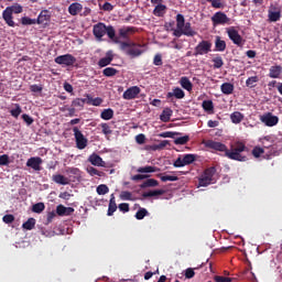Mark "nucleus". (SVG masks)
<instances>
[{"label":"nucleus","instance_id":"1","mask_svg":"<svg viewBox=\"0 0 282 282\" xmlns=\"http://www.w3.org/2000/svg\"><path fill=\"white\" fill-rule=\"evenodd\" d=\"M206 149H213L214 151H219L220 153H225V158L229 160H235L236 162H247L248 156L243 155V152L248 151V147L246 143L238 141L234 143L228 150V147L221 142L207 140L204 142Z\"/></svg>","mask_w":282,"mask_h":282},{"label":"nucleus","instance_id":"2","mask_svg":"<svg viewBox=\"0 0 282 282\" xmlns=\"http://www.w3.org/2000/svg\"><path fill=\"white\" fill-rule=\"evenodd\" d=\"M93 33L98 41H102V36L107 34L112 43H120V39L116 36V29L112 25L106 26L105 23L99 22L93 26Z\"/></svg>","mask_w":282,"mask_h":282},{"label":"nucleus","instance_id":"3","mask_svg":"<svg viewBox=\"0 0 282 282\" xmlns=\"http://www.w3.org/2000/svg\"><path fill=\"white\" fill-rule=\"evenodd\" d=\"M22 12H23V6L19 3H14L10 7H7L2 11V19L9 28H17V23L14 22L13 14H21Z\"/></svg>","mask_w":282,"mask_h":282},{"label":"nucleus","instance_id":"4","mask_svg":"<svg viewBox=\"0 0 282 282\" xmlns=\"http://www.w3.org/2000/svg\"><path fill=\"white\" fill-rule=\"evenodd\" d=\"M119 43H120V50L131 58H138V56H142V54H144V50H142V45L135 42H119Z\"/></svg>","mask_w":282,"mask_h":282},{"label":"nucleus","instance_id":"5","mask_svg":"<svg viewBox=\"0 0 282 282\" xmlns=\"http://www.w3.org/2000/svg\"><path fill=\"white\" fill-rule=\"evenodd\" d=\"M215 173H217V169L215 166L206 169L198 178V186H210V184H213V177H215Z\"/></svg>","mask_w":282,"mask_h":282},{"label":"nucleus","instance_id":"6","mask_svg":"<svg viewBox=\"0 0 282 282\" xmlns=\"http://www.w3.org/2000/svg\"><path fill=\"white\" fill-rule=\"evenodd\" d=\"M213 52V43L210 41L203 40L194 48L193 56H204Z\"/></svg>","mask_w":282,"mask_h":282},{"label":"nucleus","instance_id":"7","mask_svg":"<svg viewBox=\"0 0 282 282\" xmlns=\"http://www.w3.org/2000/svg\"><path fill=\"white\" fill-rule=\"evenodd\" d=\"M73 132L77 149H79V151H83V149H87L88 140L87 138H85V134H83V132L78 129V127H74Z\"/></svg>","mask_w":282,"mask_h":282},{"label":"nucleus","instance_id":"8","mask_svg":"<svg viewBox=\"0 0 282 282\" xmlns=\"http://www.w3.org/2000/svg\"><path fill=\"white\" fill-rule=\"evenodd\" d=\"M227 34L234 45H237L238 47H243V43H246V41L239 34V31H237V29H235V26L227 29Z\"/></svg>","mask_w":282,"mask_h":282},{"label":"nucleus","instance_id":"9","mask_svg":"<svg viewBox=\"0 0 282 282\" xmlns=\"http://www.w3.org/2000/svg\"><path fill=\"white\" fill-rule=\"evenodd\" d=\"M212 23L214 28L216 25H228L230 24V18L226 13L218 11L212 17Z\"/></svg>","mask_w":282,"mask_h":282},{"label":"nucleus","instance_id":"10","mask_svg":"<svg viewBox=\"0 0 282 282\" xmlns=\"http://www.w3.org/2000/svg\"><path fill=\"white\" fill-rule=\"evenodd\" d=\"M54 61L57 65H65L66 67H72L76 64V57L72 54L59 55Z\"/></svg>","mask_w":282,"mask_h":282},{"label":"nucleus","instance_id":"11","mask_svg":"<svg viewBox=\"0 0 282 282\" xmlns=\"http://www.w3.org/2000/svg\"><path fill=\"white\" fill-rule=\"evenodd\" d=\"M195 160H197V155L195 154H185L182 158H178L175 162H174V166L175 169H182V166H187V164H193V162H195Z\"/></svg>","mask_w":282,"mask_h":282},{"label":"nucleus","instance_id":"12","mask_svg":"<svg viewBox=\"0 0 282 282\" xmlns=\"http://www.w3.org/2000/svg\"><path fill=\"white\" fill-rule=\"evenodd\" d=\"M260 120L265 124V127H276V124H279V117L272 115V112L262 115Z\"/></svg>","mask_w":282,"mask_h":282},{"label":"nucleus","instance_id":"13","mask_svg":"<svg viewBox=\"0 0 282 282\" xmlns=\"http://www.w3.org/2000/svg\"><path fill=\"white\" fill-rule=\"evenodd\" d=\"M184 23H185V18L182 13H178L176 15V30L173 31V36H176V39H180L181 36L184 35Z\"/></svg>","mask_w":282,"mask_h":282},{"label":"nucleus","instance_id":"14","mask_svg":"<svg viewBox=\"0 0 282 282\" xmlns=\"http://www.w3.org/2000/svg\"><path fill=\"white\" fill-rule=\"evenodd\" d=\"M41 164H43L41 156H32L26 161V166L33 171H41Z\"/></svg>","mask_w":282,"mask_h":282},{"label":"nucleus","instance_id":"15","mask_svg":"<svg viewBox=\"0 0 282 282\" xmlns=\"http://www.w3.org/2000/svg\"><path fill=\"white\" fill-rule=\"evenodd\" d=\"M140 94V87L138 86H132L130 88H128L124 93H123V99L124 100H133L135 98H138V95Z\"/></svg>","mask_w":282,"mask_h":282},{"label":"nucleus","instance_id":"16","mask_svg":"<svg viewBox=\"0 0 282 282\" xmlns=\"http://www.w3.org/2000/svg\"><path fill=\"white\" fill-rule=\"evenodd\" d=\"M52 19V14L47 10H43L40 12L37 19H35L37 25H47L50 20Z\"/></svg>","mask_w":282,"mask_h":282},{"label":"nucleus","instance_id":"17","mask_svg":"<svg viewBox=\"0 0 282 282\" xmlns=\"http://www.w3.org/2000/svg\"><path fill=\"white\" fill-rule=\"evenodd\" d=\"M186 93L183 91L182 88L175 87L172 89V91L166 94L167 100H171V98H176L177 100H182V98H185Z\"/></svg>","mask_w":282,"mask_h":282},{"label":"nucleus","instance_id":"18","mask_svg":"<svg viewBox=\"0 0 282 282\" xmlns=\"http://www.w3.org/2000/svg\"><path fill=\"white\" fill-rule=\"evenodd\" d=\"M112 62H113V51H108L106 53V56L98 61V66L107 67V65H111Z\"/></svg>","mask_w":282,"mask_h":282},{"label":"nucleus","instance_id":"19","mask_svg":"<svg viewBox=\"0 0 282 282\" xmlns=\"http://www.w3.org/2000/svg\"><path fill=\"white\" fill-rule=\"evenodd\" d=\"M135 32H138V29H135L134 26H123L119 29V35L121 36V39H129V36L135 34Z\"/></svg>","mask_w":282,"mask_h":282},{"label":"nucleus","instance_id":"20","mask_svg":"<svg viewBox=\"0 0 282 282\" xmlns=\"http://www.w3.org/2000/svg\"><path fill=\"white\" fill-rule=\"evenodd\" d=\"M74 207H65L64 205H58L56 207V214L59 217H69L74 213Z\"/></svg>","mask_w":282,"mask_h":282},{"label":"nucleus","instance_id":"21","mask_svg":"<svg viewBox=\"0 0 282 282\" xmlns=\"http://www.w3.org/2000/svg\"><path fill=\"white\" fill-rule=\"evenodd\" d=\"M88 162H90V164H93V166H105V161H102V158H100V155L93 153L89 158H88Z\"/></svg>","mask_w":282,"mask_h":282},{"label":"nucleus","instance_id":"22","mask_svg":"<svg viewBox=\"0 0 282 282\" xmlns=\"http://www.w3.org/2000/svg\"><path fill=\"white\" fill-rule=\"evenodd\" d=\"M52 180L55 184H61L62 186H67V184H69V178L62 174H54Z\"/></svg>","mask_w":282,"mask_h":282},{"label":"nucleus","instance_id":"23","mask_svg":"<svg viewBox=\"0 0 282 282\" xmlns=\"http://www.w3.org/2000/svg\"><path fill=\"white\" fill-rule=\"evenodd\" d=\"M282 74L281 65L271 66L269 69V78H280Z\"/></svg>","mask_w":282,"mask_h":282},{"label":"nucleus","instance_id":"24","mask_svg":"<svg viewBox=\"0 0 282 282\" xmlns=\"http://www.w3.org/2000/svg\"><path fill=\"white\" fill-rule=\"evenodd\" d=\"M68 12L70 13L72 17H76L79 12H83V4L78 2H73L68 7Z\"/></svg>","mask_w":282,"mask_h":282},{"label":"nucleus","instance_id":"25","mask_svg":"<svg viewBox=\"0 0 282 282\" xmlns=\"http://www.w3.org/2000/svg\"><path fill=\"white\" fill-rule=\"evenodd\" d=\"M166 10H169L166 4H159L154 7L152 14H154V17H164L166 14Z\"/></svg>","mask_w":282,"mask_h":282},{"label":"nucleus","instance_id":"26","mask_svg":"<svg viewBox=\"0 0 282 282\" xmlns=\"http://www.w3.org/2000/svg\"><path fill=\"white\" fill-rule=\"evenodd\" d=\"M215 51L226 52V41L221 40V36L217 35L215 39Z\"/></svg>","mask_w":282,"mask_h":282},{"label":"nucleus","instance_id":"27","mask_svg":"<svg viewBox=\"0 0 282 282\" xmlns=\"http://www.w3.org/2000/svg\"><path fill=\"white\" fill-rule=\"evenodd\" d=\"M182 31L184 36H195V34H197V32L193 30L191 22H184Z\"/></svg>","mask_w":282,"mask_h":282},{"label":"nucleus","instance_id":"28","mask_svg":"<svg viewBox=\"0 0 282 282\" xmlns=\"http://www.w3.org/2000/svg\"><path fill=\"white\" fill-rule=\"evenodd\" d=\"M220 90L223 94H225V96H230V94L235 91V85H232L231 83H224L220 86Z\"/></svg>","mask_w":282,"mask_h":282},{"label":"nucleus","instance_id":"29","mask_svg":"<svg viewBox=\"0 0 282 282\" xmlns=\"http://www.w3.org/2000/svg\"><path fill=\"white\" fill-rule=\"evenodd\" d=\"M171 116H173V110L171 108H165V109H163V111L160 116V120L162 122H170Z\"/></svg>","mask_w":282,"mask_h":282},{"label":"nucleus","instance_id":"30","mask_svg":"<svg viewBox=\"0 0 282 282\" xmlns=\"http://www.w3.org/2000/svg\"><path fill=\"white\" fill-rule=\"evenodd\" d=\"M116 210H118V205L116 204V197L112 194L108 206V217H111Z\"/></svg>","mask_w":282,"mask_h":282},{"label":"nucleus","instance_id":"31","mask_svg":"<svg viewBox=\"0 0 282 282\" xmlns=\"http://www.w3.org/2000/svg\"><path fill=\"white\" fill-rule=\"evenodd\" d=\"M160 182H158V180L155 178H149L147 181H144L140 187L141 188H154L155 186H159Z\"/></svg>","mask_w":282,"mask_h":282},{"label":"nucleus","instance_id":"32","mask_svg":"<svg viewBox=\"0 0 282 282\" xmlns=\"http://www.w3.org/2000/svg\"><path fill=\"white\" fill-rule=\"evenodd\" d=\"M181 87L183 89H186V91H193V83H191V79L188 77H182L180 80Z\"/></svg>","mask_w":282,"mask_h":282},{"label":"nucleus","instance_id":"33","mask_svg":"<svg viewBox=\"0 0 282 282\" xmlns=\"http://www.w3.org/2000/svg\"><path fill=\"white\" fill-rule=\"evenodd\" d=\"M202 107L204 111H206L207 113L215 112V104H213V100H204Z\"/></svg>","mask_w":282,"mask_h":282},{"label":"nucleus","instance_id":"34","mask_svg":"<svg viewBox=\"0 0 282 282\" xmlns=\"http://www.w3.org/2000/svg\"><path fill=\"white\" fill-rule=\"evenodd\" d=\"M269 21L271 23H276V21H281V10L269 11Z\"/></svg>","mask_w":282,"mask_h":282},{"label":"nucleus","instance_id":"35","mask_svg":"<svg viewBox=\"0 0 282 282\" xmlns=\"http://www.w3.org/2000/svg\"><path fill=\"white\" fill-rule=\"evenodd\" d=\"M230 120L234 124H239L243 120V113L235 111L230 115Z\"/></svg>","mask_w":282,"mask_h":282},{"label":"nucleus","instance_id":"36","mask_svg":"<svg viewBox=\"0 0 282 282\" xmlns=\"http://www.w3.org/2000/svg\"><path fill=\"white\" fill-rule=\"evenodd\" d=\"M111 118H113V109L107 108L101 111L100 113L101 120H111Z\"/></svg>","mask_w":282,"mask_h":282},{"label":"nucleus","instance_id":"37","mask_svg":"<svg viewBox=\"0 0 282 282\" xmlns=\"http://www.w3.org/2000/svg\"><path fill=\"white\" fill-rule=\"evenodd\" d=\"M117 74H119V70L113 67H106L102 70V75L106 76V78H111V77L116 76Z\"/></svg>","mask_w":282,"mask_h":282},{"label":"nucleus","instance_id":"38","mask_svg":"<svg viewBox=\"0 0 282 282\" xmlns=\"http://www.w3.org/2000/svg\"><path fill=\"white\" fill-rule=\"evenodd\" d=\"M164 189H154V191H150V192H145L142 194V197L147 198V197H158L160 195H164Z\"/></svg>","mask_w":282,"mask_h":282},{"label":"nucleus","instance_id":"39","mask_svg":"<svg viewBox=\"0 0 282 282\" xmlns=\"http://www.w3.org/2000/svg\"><path fill=\"white\" fill-rule=\"evenodd\" d=\"M34 226H36V219L29 218L25 223H23L22 228L24 230H34Z\"/></svg>","mask_w":282,"mask_h":282},{"label":"nucleus","instance_id":"40","mask_svg":"<svg viewBox=\"0 0 282 282\" xmlns=\"http://www.w3.org/2000/svg\"><path fill=\"white\" fill-rule=\"evenodd\" d=\"M158 171H160V169H158L155 166H151V165H147L144 167H139L137 170L138 173H158Z\"/></svg>","mask_w":282,"mask_h":282},{"label":"nucleus","instance_id":"41","mask_svg":"<svg viewBox=\"0 0 282 282\" xmlns=\"http://www.w3.org/2000/svg\"><path fill=\"white\" fill-rule=\"evenodd\" d=\"M158 177H160L161 182H177L180 177L175 175H166V174H159Z\"/></svg>","mask_w":282,"mask_h":282},{"label":"nucleus","instance_id":"42","mask_svg":"<svg viewBox=\"0 0 282 282\" xmlns=\"http://www.w3.org/2000/svg\"><path fill=\"white\" fill-rule=\"evenodd\" d=\"M191 141V137L188 134L184 135V137H178L174 140V144L176 145H184V144H188V142Z\"/></svg>","mask_w":282,"mask_h":282},{"label":"nucleus","instance_id":"43","mask_svg":"<svg viewBox=\"0 0 282 282\" xmlns=\"http://www.w3.org/2000/svg\"><path fill=\"white\" fill-rule=\"evenodd\" d=\"M212 61L214 63V69H221V67H224V58H221V56H216Z\"/></svg>","mask_w":282,"mask_h":282},{"label":"nucleus","instance_id":"44","mask_svg":"<svg viewBox=\"0 0 282 282\" xmlns=\"http://www.w3.org/2000/svg\"><path fill=\"white\" fill-rule=\"evenodd\" d=\"M21 25H36V19H32L29 17H22L20 20Z\"/></svg>","mask_w":282,"mask_h":282},{"label":"nucleus","instance_id":"45","mask_svg":"<svg viewBox=\"0 0 282 282\" xmlns=\"http://www.w3.org/2000/svg\"><path fill=\"white\" fill-rule=\"evenodd\" d=\"M149 215V210L147 208L140 207L139 210L135 213V219L142 220Z\"/></svg>","mask_w":282,"mask_h":282},{"label":"nucleus","instance_id":"46","mask_svg":"<svg viewBox=\"0 0 282 282\" xmlns=\"http://www.w3.org/2000/svg\"><path fill=\"white\" fill-rule=\"evenodd\" d=\"M257 83H259V77L252 76L246 80V86L250 87V89H252L253 87H257Z\"/></svg>","mask_w":282,"mask_h":282},{"label":"nucleus","instance_id":"47","mask_svg":"<svg viewBox=\"0 0 282 282\" xmlns=\"http://www.w3.org/2000/svg\"><path fill=\"white\" fill-rule=\"evenodd\" d=\"M120 199L123 202H133V194H131L129 191H123L120 194Z\"/></svg>","mask_w":282,"mask_h":282},{"label":"nucleus","instance_id":"48","mask_svg":"<svg viewBox=\"0 0 282 282\" xmlns=\"http://www.w3.org/2000/svg\"><path fill=\"white\" fill-rule=\"evenodd\" d=\"M45 210V204L44 203H37L32 206V212L41 214Z\"/></svg>","mask_w":282,"mask_h":282},{"label":"nucleus","instance_id":"49","mask_svg":"<svg viewBox=\"0 0 282 282\" xmlns=\"http://www.w3.org/2000/svg\"><path fill=\"white\" fill-rule=\"evenodd\" d=\"M175 135H182L181 132L166 131L159 133V138H175Z\"/></svg>","mask_w":282,"mask_h":282},{"label":"nucleus","instance_id":"50","mask_svg":"<svg viewBox=\"0 0 282 282\" xmlns=\"http://www.w3.org/2000/svg\"><path fill=\"white\" fill-rule=\"evenodd\" d=\"M101 133H104V135H111V133H113V131L111 130V127L108 126V123H101Z\"/></svg>","mask_w":282,"mask_h":282},{"label":"nucleus","instance_id":"51","mask_svg":"<svg viewBox=\"0 0 282 282\" xmlns=\"http://www.w3.org/2000/svg\"><path fill=\"white\" fill-rule=\"evenodd\" d=\"M251 153L253 158H261V155L265 153V150H263V148H260V147H254Z\"/></svg>","mask_w":282,"mask_h":282},{"label":"nucleus","instance_id":"52","mask_svg":"<svg viewBox=\"0 0 282 282\" xmlns=\"http://www.w3.org/2000/svg\"><path fill=\"white\" fill-rule=\"evenodd\" d=\"M23 110L21 109V106L19 104L15 105V109H11L10 113L13 118H19V116H21V112Z\"/></svg>","mask_w":282,"mask_h":282},{"label":"nucleus","instance_id":"53","mask_svg":"<svg viewBox=\"0 0 282 282\" xmlns=\"http://www.w3.org/2000/svg\"><path fill=\"white\" fill-rule=\"evenodd\" d=\"M97 193L98 195H107V193H109V187L105 184H101L97 186Z\"/></svg>","mask_w":282,"mask_h":282},{"label":"nucleus","instance_id":"54","mask_svg":"<svg viewBox=\"0 0 282 282\" xmlns=\"http://www.w3.org/2000/svg\"><path fill=\"white\" fill-rule=\"evenodd\" d=\"M87 173H89V175H97L98 177H102V172L98 171L96 167L94 166H89L87 167Z\"/></svg>","mask_w":282,"mask_h":282},{"label":"nucleus","instance_id":"55","mask_svg":"<svg viewBox=\"0 0 282 282\" xmlns=\"http://www.w3.org/2000/svg\"><path fill=\"white\" fill-rule=\"evenodd\" d=\"M85 102H87V99L76 98L73 100L72 105L73 107H85Z\"/></svg>","mask_w":282,"mask_h":282},{"label":"nucleus","instance_id":"56","mask_svg":"<svg viewBox=\"0 0 282 282\" xmlns=\"http://www.w3.org/2000/svg\"><path fill=\"white\" fill-rule=\"evenodd\" d=\"M10 164V156L8 154L0 155V166H8Z\"/></svg>","mask_w":282,"mask_h":282},{"label":"nucleus","instance_id":"57","mask_svg":"<svg viewBox=\"0 0 282 282\" xmlns=\"http://www.w3.org/2000/svg\"><path fill=\"white\" fill-rule=\"evenodd\" d=\"M270 140H272L271 137H264V138L261 140L262 145H263L264 149H270V147H272V141H270Z\"/></svg>","mask_w":282,"mask_h":282},{"label":"nucleus","instance_id":"58","mask_svg":"<svg viewBox=\"0 0 282 282\" xmlns=\"http://www.w3.org/2000/svg\"><path fill=\"white\" fill-rule=\"evenodd\" d=\"M30 90L33 94H41V91H43V86L34 84L30 86Z\"/></svg>","mask_w":282,"mask_h":282},{"label":"nucleus","instance_id":"59","mask_svg":"<svg viewBox=\"0 0 282 282\" xmlns=\"http://www.w3.org/2000/svg\"><path fill=\"white\" fill-rule=\"evenodd\" d=\"M22 120H24V122L28 124V127H30V124L34 123V119L32 117H30V115H28V113L22 115Z\"/></svg>","mask_w":282,"mask_h":282},{"label":"nucleus","instance_id":"60","mask_svg":"<svg viewBox=\"0 0 282 282\" xmlns=\"http://www.w3.org/2000/svg\"><path fill=\"white\" fill-rule=\"evenodd\" d=\"M135 142L137 144H144V142H147V137L140 133L135 137Z\"/></svg>","mask_w":282,"mask_h":282},{"label":"nucleus","instance_id":"61","mask_svg":"<svg viewBox=\"0 0 282 282\" xmlns=\"http://www.w3.org/2000/svg\"><path fill=\"white\" fill-rule=\"evenodd\" d=\"M2 221H4V224H12V221H14V215L12 214L4 215L2 218Z\"/></svg>","mask_w":282,"mask_h":282},{"label":"nucleus","instance_id":"62","mask_svg":"<svg viewBox=\"0 0 282 282\" xmlns=\"http://www.w3.org/2000/svg\"><path fill=\"white\" fill-rule=\"evenodd\" d=\"M214 281H216V282H232L231 278H226V276H221V275H216L214 278Z\"/></svg>","mask_w":282,"mask_h":282},{"label":"nucleus","instance_id":"63","mask_svg":"<svg viewBox=\"0 0 282 282\" xmlns=\"http://www.w3.org/2000/svg\"><path fill=\"white\" fill-rule=\"evenodd\" d=\"M195 276V270L193 268H188L185 270V279H193Z\"/></svg>","mask_w":282,"mask_h":282},{"label":"nucleus","instance_id":"64","mask_svg":"<svg viewBox=\"0 0 282 282\" xmlns=\"http://www.w3.org/2000/svg\"><path fill=\"white\" fill-rule=\"evenodd\" d=\"M153 65H156L158 67L162 66V55L156 54L153 58Z\"/></svg>","mask_w":282,"mask_h":282}]
</instances>
